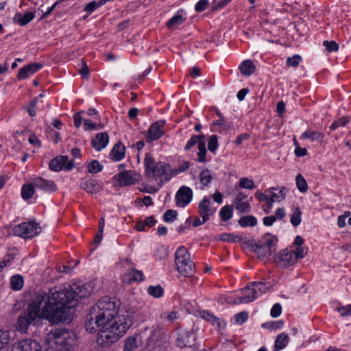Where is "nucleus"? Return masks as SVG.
Masks as SVG:
<instances>
[{
    "label": "nucleus",
    "mask_w": 351,
    "mask_h": 351,
    "mask_svg": "<svg viewBox=\"0 0 351 351\" xmlns=\"http://www.w3.org/2000/svg\"><path fill=\"white\" fill-rule=\"evenodd\" d=\"M119 300L104 297L90 308L85 327L90 333L98 329L99 344L108 346L117 341L133 324L134 311H119Z\"/></svg>",
    "instance_id": "1"
},
{
    "label": "nucleus",
    "mask_w": 351,
    "mask_h": 351,
    "mask_svg": "<svg viewBox=\"0 0 351 351\" xmlns=\"http://www.w3.org/2000/svg\"><path fill=\"white\" fill-rule=\"evenodd\" d=\"M65 291L58 290L57 287L47 293L39 291L32 297L26 310L18 318L16 328L18 331L27 332L30 325H35L40 319L53 322L67 320L66 308L62 306Z\"/></svg>",
    "instance_id": "2"
},
{
    "label": "nucleus",
    "mask_w": 351,
    "mask_h": 351,
    "mask_svg": "<svg viewBox=\"0 0 351 351\" xmlns=\"http://www.w3.org/2000/svg\"><path fill=\"white\" fill-rule=\"evenodd\" d=\"M75 333L64 328L51 330L45 339V351H71L75 345Z\"/></svg>",
    "instance_id": "3"
},
{
    "label": "nucleus",
    "mask_w": 351,
    "mask_h": 351,
    "mask_svg": "<svg viewBox=\"0 0 351 351\" xmlns=\"http://www.w3.org/2000/svg\"><path fill=\"white\" fill-rule=\"evenodd\" d=\"M58 290L65 291V297L62 298V306L66 308L67 320L71 315V309L77 306L79 299L90 295L93 288L90 284L83 282H77L69 285L67 287H59Z\"/></svg>",
    "instance_id": "4"
},
{
    "label": "nucleus",
    "mask_w": 351,
    "mask_h": 351,
    "mask_svg": "<svg viewBox=\"0 0 351 351\" xmlns=\"http://www.w3.org/2000/svg\"><path fill=\"white\" fill-rule=\"evenodd\" d=\"M175 263L180 275L190 278L195 274V264L191 259V254L185 247L180 246L176 251Z\"/></svg>",
    "instance_id": "5"
},
{
    "label": "nucleus",
    "mask_w": 351,
    "mask_h": 351,
    "mask_svg": "<svg viewBox=\"0 0 351 351\" xmlns=\"http://www.w3.org/2000/svg\"><path fill=\"white\" fill-rule=\"evenodd\" d=\"M278 239L276 237L267 234L260 241L252 245V248L259 257L270 256L276 251Z\"/></svg>",
    "instance_id": "6"
},
{
    "label": "nucleus",
    "mask_w": 351,
    "mask_h": 351,
    "mask_svg": "<svg viewBox=\"0 0 351 351\" xmlns=\"http://www.w3.org/2000/svg\"><path fill=\"white\" fill-rule=\"evenodd\" d=\"M38 223L34 221L21 223L13 228V233L23 239H31L40 232Z\"/></svg>",
    "instance_id": "7"
},
{
    "label": "nucleus",
    "mask_w": 351,
    "mask_h": 351,
    "mask_svg": "<svg viewBox=\"0 0 351 351\" xmlns=\"http://www.w3.org/2000/svg\"><path fill=\"white\" fill-rule=\"evenodd\" d=\"M176 336V343L181 348L191 347L194 345L196 339V335L193 330H186L182 328L177 330Z\"/></svg>",
    "instance_id": "8"
},
{
    "label": "nucleus",
    "mask_w": 351,
    "mask_h": 351,
    "mask_svg": "<svg viewBox=\"0 0 351 351\" xmlns=\"http://www.w3.org/2000/svg\"><path fill=\"white\" fill-rule=\"evenodd\" d=\"M274 262L281 267H288L296 263L294 253L289 249L280 251L274 258Z\"/></svg>",
    "instance_id": "9"
},
{
    "label": "nucleus",
    "mask_w": 351,
    "mask_h": 351,
    "mask_svg": "<svg viewBox=\"0 0 351 351\" xmlns=\"http://www.w3.org/2000/svg\"><path fill=\"white\" fill-rule=\"evenodd\" d=\"M49 165L51 170L60 171L62 169L71 170L74 167V163L72 160H69L67 156H59L52 159Z\"/></svg>",
    "instance_id": "10"
},
{
    "label": "nucleus",
    "mask_w": 351,
    "mask_h": 351,
    "mask_svg": "<svg viewBox=\"0 0 351 351\" xmlns=\"http://www.w3.org/2000/svg\"><path fill=\"white\" fill-rule=\"evenodd\" d=\"M11 351H42V348L37 341L26 339L14 343Z\"/></svg>",
    "instance_id": "11"
},
{
    "label": "nucleus",
    "mask_w": 351,
    "mask_h": 351,
    "mask_svg": "<svg viewBox=\"0 0 351 351\" xmlns=\"http://www.w3.org/2000/svg\"><path fill=\"white\" fill-rule=\"evenodd\" d=\"M151 175L156 178H160L162 181H169L172 177V171L170 166L164 162H156V166L151 171Z\"/></svg>",
    "instance_id": "12"
},
{
    "label": "nucleus",
    "mask_w": 351,
    "mask_h": 351,
    "mask_svg": "<svg viewBox=\"0 0 351 351\" xmlns=\"http://www.w3.org/2000/svg\"><path fill=\"white\" fill-rule=\"evenodd\" d=\"M211 204L210 199L207 197H204L198 204V213L204 221H208L210 217L213 215L217 210V208L213 207Z\"/></svg>",
    "instance_id": "13"
},
{
    "label": "nucleus",
    "mask_w": 351,
    "mask_h": 351,
    "mask_svg": "<svg viewBox=\"0 0 351 351\" xmlns=\"http://www.w3.org/2000/svg\"><path fill=\"white\" fill-rule=\"evenodd\" d=\"M165 121L160 120L152 123L148 130V134L146 136V141L147 143H151L154 141L159 139L165 133L163 128Z\"/></svg>",
    "instance_id": "14"
},
{
    "label": "nucleus",
    "mask_w": 351,
    "mask_h": 351,
    "mask_svg": "<svg viewBox=\"0 0 351 351\" xmlns=\"http://www.w3.org/2000/svg\"><path fill=\"white\" fill-rule=\"evenodd\" d=\"M193 191L186 186H181L176 195V204L179 207L187 206L192 200Z\"/></svg>",
    "instance_id": "15"
},
{
    "label": "nucleus",
    "mask_w": 351,
    "mask_h": 351,
    "mask_svg": "<svg viewBox=\"0 0 351 351\" xmlns=\"http://www.w3.org/2000/svg\"><path fill=\"white\" fill-rule=\"evenodd\" d=\"M136 173L132 171H121L114 176V178L118 182L119 186H123L127 185L134 184L137 179Z\"/></svg>",
    "instance_id": "16"
},
{
    "label": "nucleus",
    "mask_w": 351,
    "mask_h": 351,
    "mask_svg": "<svg viewBox=\"0 0 351 351\" xmlns=\"http://www.w3.org/2000/svg\"><path fill=\"white\" fill-rule=\"evenodd\" d=\"M165 339V330L163 328L157 326L154 328L147 340V347H154Z\"/></svg>",
    "instance_id": "17"
},
{
    "label": "nucleus",
    "mask_w": 351,
    "mask_h": 351,
    "mask_svg": "<svg viewBox=\"0 0 351 351\" xmlns=\"http://www.w3.org/2000/svg\"><path fill=\"white\" fill-rule=\"evenodd\" d=\"M254 290L253 287L248 285L242 289V295L238 297L231 302L233 304H239L242 303H249L254 301L257 297L255 292H252Z\"/></svg>",
    "instance_id": "18"
},
{
    "label": "nucleus",
    "mask_w": 351,
    "mask_h": 351,
    "mask_svg": "<svg viewBox=\"0 0 351 351\" xmlns=\"http://www.w3.org/2000/svg\"><path fill=\"white\" fill-rule=\"evenodd\" d=\"M32 184L36 188L47 192H54L57 190V186L52 180H45L41 177L32 179Z\"/></svg>",
    "instance_id": "19"
},
{
    "label": "nucleus",
    "mask_w": 351,
    "mask_h": 351,
    "mask_svg": "<svg viewBox=\"0 0 351 351\" xmlns=\"http://www.w3.org/2000/svg\"><path fill=\"white\" fill-rule=\"evenodd\" d=\"M42 67L43 64L40 63L34 62L27 64L19 70L17 74V78L19 80L26 79L40 70Z\"/></svg>",
    "instance_id": "20"
},
{
    "label": "nucleus",
    "mask_w": 351,
    "mask_h": 351,
    "mask_svg": "<svg viewBox=\"0 0 351 351\" xmlns=\"http://www.w3.org/2000/svg\"><path fill=\"white\" fill-rule=\"evenodd\" d=\"M109 142V136L107 132H101L96 134L92 139L91 145L97 151L104 149Z\"/></svg>",
    "instance_id": "21"
},
{
    "label": "nucleus",
    "mask_w": 351,
    "mask_h": 351,
    "mask_svg": "<svg viewBox=\"0 0 351 351\" xmlns=\"http://www.w3.org/2000/svg\"><path fill=\"white\" fill-rule=\"evenodd\" d=\"M247 195L243 193H239L234 201L236 210L240 213H248L250 210V204L247 201L244 202Z\"/></svg>",
    "instance_id": "22"
},
{
    "label": "nucleus",
    "mask_w": 351,
    "mask_h": 351,
    "mask_svg": "<svg viewBox=\"0 0 351 351\" xmlns=\"http://www.w3.org/2000/svg\"><path fill=\"white\" fill-rule=\"evenodd\" d=\"M143 273L136 269H128L123 277V282L128 284L132 282H141L143 280Z\"/></svg>",
    "instance_id": "23"
},
{
    "label": "nucleus",
    "mask_w": 351,
    "mask_h": 351,
    "mask_svg": "<svg viewBox=\"0 0 351 351\" xmlns=\"http://www.w3.org/2000/svg\"><path fill=\"white\" fill-rule=\"evenodd\" d=\"M125 148L121 143H116L110 154V158L114 161H119L122 160L125 157Z\"/></svg>",
    "instance_id": "24"
},
{
    "label": "nucleus",
    "mask_w": 351,
    "mask_h": 351,
    "mask_svg": "<svg viewBox=\"0 0 351 351\" xmlns=\"http://www.w3.org/2000/svg\"><path fill=\"white\" fill-rule=\"evenodd\" d=\"M80 186L83 190L91 194L97 193L101 189V185L93 180H84Z\"/></svg>",
    "instance_id": "25"
},
{
    "label": "nucleus",
    "mask_w": 351,
    "mask_h": 351,
    "mask_svg": "<svg viewBox=\"0 0 351 351\" xmlns=\"http://www.w3.org/2000/svg\"><path fill=\"white\" fill-rule=\"evenodd\" d=\"M231 127V123L228 121L224 117H221V119L216 120L213 123V130L218 132H226Z\"/></svg>",
    "instance_id": "26"
},
{
    "label": "nucleus",
    "mask_w": 351,
    "mask_h": 351,
    "mask_svg": "<svg viewBox=\"0 0 351 351\" xmlns=\"http://www.w3.org/2000/svg\"><path fill=\"white\" fill-rule=\"evenodd\" d=\"M34 16V13L32 12H27L23 15L21 13H16L14 17V21L15 23L24 26L32 21Z\"/></svg>",
    "instance_id": "27"
},
{
    "label": "nucleus",
    "mask_w": 351,
    "mask_h": 351,
    "mask_svg": "<svg viewBox=\"0 0 351 351\" xmlns=\"http://www.w3.org/2000/svg\"><path fill=\"white\" fill-rule=\"evenodd\" d=\"M289 341V335L285 332L278 335L276 337L274 343V351H278L285 348Z\"/></svg>",
    "instance_id": "28"
},
{
    "label": "nucleus",
    "mask_w": 351,
    "mask_h": 351,
    "mask_svg": "<svg viewBox=\"0 0 351 351\" xmlns=\"http://www.w3.org/2000/svg\"><path fill=\"white\" fill-rule=\"evenodd\" d=\"M255 65L251 60H244L239 66V70L243 75L250 76L255 71Z\"/></svg>",
    "instance_id": "29"
},
{
    "label": "nucleus",
    "mask_w": 351,
    "mask_h": 351,
    "mask_svg": "<svg viewBox=\"0 0 351 351\" xmlns=\"http://www.w3.org/2000/svg\"><path fill=\"white\" fill-rule=\"evenodd\" d=\"M138 347L137 336H130L127 338L124 345L125 351H134Z\"/></svg>",
    "instance_id": "30"
},
{
    "label": "nucleus",
    "mask_w": 351,
    "mask_h": 351,
    "mask_svg": "<svg viewBox=\"0 0 351 351\" xmlns=\"http://www.w3.org/2000/svg\"><path fill=\"white\" fill-rule=\"evenodd\" d=\"M324 134L319 132L308 130L302 134V138L310 139L312 141H322L324 138Z\"/></svg>",
    "instance_id": "31"
},
{
    "label": "nucleus",
    "mask_w": 351,
    "mask_h": 351,
    "mask_svg": "<svg viewBox=\"0 0 351 351\" xmlns=\"http://www.w3.org/2000/svg\"><path fill=\"white\" fill-rule=\"evenodd\" d=\"M241 227L255 226L257 224V220L253 215H246L239 219L238 221Z\"/></svg>",
    "instance_id": "32"
},
{
    "label": "nucleus",
    "mask_w": 351,
    "mask_h": 351,
    "mask_svg": "<svg viewBox=\"0 0 351 351\" xmlns=\"http://www.w3.org/2000/svg\"><path fill=\"white\" fill-rule=\"evenodd\" d=\"M34 188L36 187L32 184V181L29 184L23 185L21 189V196L23 199L25 200L30 199L34 195Z\"/></svg>",
    "instance_id": "33"
},
{
    "label": "nucleus",
    "mask_w": 351,
    "mask_h": 351,
    "mask_svg": "<svg viewBox=\"0 0 351 351\" xmlns=\"http://www.w3.org/2000/svg\"><path fill=\"white\" fill-rule=\"evenodd\" d=\"M23 286V278L21 275H14L10 280V287L15 291H19Z\"/></svg>",
    "instance_id": "34"
},
{
    "label": "nucleus",
    "mask_w": 351,
    "mask_h": 351,
    "mask_svg": "<svg viewBox=\"0 0 351 351\" xmlns=\"http://www.w3.org/2000/svg\"><path fill=\"white\" fill-rule=\"evenodd\" d=\"M251 287H253L254 290L252 292H255L257 297L265 293L267 290L269 289V286H267L263 282H254L251 283Z\"/></svg>",
    "instance_id": "35"
},
{
    "label": "nucleus",
    "mask_w": 351,
    "mask_h": 351,
    "mask_svg": "<svg viewBox=\"0 0 351 351\" xmlns=\"http://www.w3.org/2000/svg\"><path fill=\"white\" fill-rule=\"evenodd\" d=\"M144 164L145 167L146 173L149 176L151 175V171L156 166L154 159L150 154H147L144 159Z\"/></svg>",
    "instance_id": "36"
},
{
    "label": "nucleus",
    "mask_w": 351,
    "mask_h": 351,
    "mask_svg": "<svg viewBox=\"0 0 351 351\" xmlns=\"http://www.w3.org/2000/svg\"><path fill=\"white\" fill-rule=\"evenodd\" d=\"M184 19L181 14L178 13L167 22V25L170 29L176 28L184 22Z\"/></svg>",
    "instance_id": "37"
},
{
    "label": "nucleus",
    "mask_w": 351,
    "mask_h": 351,
    "mask_svg": "<svg viewBox=\"0 0 351 351\" xmlns=\"http://www.w3.org/2000/svg\"><path fill=\"white\" fill-rule=\"evenodd\" d=\"M213 177L208 169L202 170L199 173V180L203 186H207L210 183Z\"/></svg>",
    "instance_id": "38"
},
{
    "label": "nucleus",
    "mask_w": 351,
    "mask_h": 351,
    "mask_svg": "<svg viewBox=\"0 0 351 351\" xmlns=\"http://www.w3.org/2000/svg\"><path fill=\"white\" fill-rule=\"evenodd\" d=\"M197 161L199 162H206V155L207 153L205 142H199L197 145Z\"/></svg>",
    "instance_id": "39"
},
{
    "label": "nucleus",
    "mask_w": 351,
    "mask_h": 351,
    "mask_svg": "<svg viewBox=\"0 0 351 351\" xmlns=\"http://www.w3.org/2000/svg\"><path fill=\"white\" fill-rule=\"evenodd\" d=\"M295 182L297 187L300 192L304 193L308 190L306 181L301 174L297 175Z\"/></svg>",
    "instance_id": "40"
},
{
    "label": "nucleus",
    "mask_w": 351,
    "mask_h": 351,
    "mask_svg": "<svg viewBox=\"0 0 351 351\" xmlns=\"http://www.w3.org/2000/svg\"><path fill=\"white\" fill-rule=\"evenodd\" d=\"M148 293L154 298H160L163 295V289L160 285L149 286L147 289Z\"/></svg>",
    "instance_id": "41"
},
{
    "label": "nucleus",
    "mask_w": 351,
    "mask_h": 351,
    "mask_svg": "<svg viewBox=\"0 0 351 351\" xmlns=\"http://www.w3.org/2000/svg\"><path fill=\"white\" fill-rule=\"evenodd\" d=\"M219 215L223 221L229 220L232 216V207L228 205L225 206L221 209Z\"/></svg>",
    "instance_id": "42"
},
{
    "label": "nucleus",
    "mask_w": 351,
    "mask_h": 351,
    "mask_svg": "<svg viewBox=\"0 0 351 351\" xmlns=\"http://www.w3.org/2000/svg\"><path fill=\"white\" fill-rule=\"evenodd\" d=\"M103 167L99 164L98 160H93L88 165V171L90 173H97L101 171Z\"/></svg>",
    "instance_id": "43"
},
{
    "label": "nucleus",
    "mask_w": 351,
    "mask_h": 351,
    "mask_svg": "<svg viewBox=\"0 0 351 351\" xmlns=\"http://www.w3.org/2000/svg\"><path fill=\"white\" fill-rule=\"evenodd\" d=\"M302 212L298 207L295 208L293 210L291 217V223L294 226H298L301 222Z\"/></svg>",
    "instance_id": "44"
},
{
    "label": "nucleus",
    "mask_w": 351,
    "mask_h": 351,
    "mask_svg": "<svg viewBox=\"0 0 351 351\" xmlns=\"http://www.w3.org/2000/svg\"><path fill=\"white\" fill-rule=\"evenodd\" d=\"M104 125L102 123H94L90 119L84 120V130H97L102 129Z\"/></svg>",
    "instance_id": "45"
},
{
    "label": "nucleus",
    "mask_w": 351,
    "mask_h": 351,
    "mask_svg": "<svg viewBox=\"0 0 351 351\" xmlns=\"http://www.w3.org/2000/svg\"><path fill=\"white\" fill-rule=\"evenodd\" d=\"M239 186L242 189H253L255 184L253 180L247 178H242L239 180Z\"/></svg>",
    "instance_id": "46"
},
{
    "label": "nucleus",
    "mask_w": 351,
    "mask_h": 351,
    "mask_svg": "<svg viewBox=\"0 0 351 351\" xmlns=\"http://www.w3.org/2000/svg\"><path fill=\"white\" fill-rule=\"evenodd\" d=\"M323 45L328 53L336 52L339 50V45L334 40H324L323 42Z\"/></svg>",
    "instance_id": "47"
},
{
    "label": "nucleus",
    "mask_w": 351,
    "mask_h": 351,
    "mask_svg": "<svg viewBox=\"0 0 351 351\" xmlns=\"http://www.w3.org/2000/svg\"><path fill=\"white\" fill-rule=\"evenodd\" d=\"M349 121L348 117H341L338 120L335 121L330 126V130H335L339 126H345Z\"/></svg>",
    "instance_id": "48"
},
{
    "label": "nucleus",
    "mask_w": 351,
    "mask_h": 351,
    "mask_svg": "<svg viewBox=\"0 0 351 351\" xmlns=\"http://www.w3.org/2000/svg\"><path fill=\"white\" fill-rule=\"evenodd\" d=\"M218 147V138L216 135H212L208 138V150L215 154Z\"/></svg>",
    "instance_id": "49"
},
{
    "label": "nucleus",
    "mask_w": 351,
    "mask_h": 351,
    "mask_svg": "<svg viewBox=\"0 0 351 351\" xmlns=\"http://www.w3.org/2000/svg\"><path fill=\"white\" fill-rule=\"evenodd\" d=\"M10 339L8 331L0 330V350L3 349L9 343Z\"/></svg>",
    "instance_id": "50"
},
{
    "label": "nucleus",
    "mask_w": 351,
    "mask_h": 351,
    "mask_svg": "<svg viewBox=\"0 0 351 351\" xmlns=\"http://www.w3.org/2000/svg\"><path fill=\"white\" fill-rule=\"evenodd\" d=\"M202 317L204 319L211 322L213 325H216L217 327H220V322L219 319L212 313L204 311Z\"/></svg>",
    "instance_id": "51"
},
{
    "label": "nucleus",
    "mask_w": 351,
    "mask_h": 351,
    "mask_svg": "<svg viewBox=\"0 0 351 351\" xmlns=\"http://www.w3.org/2000/svg\"><path fill=\"white\" fill-rule=\"evenodd\" d=\"M302 60V58L300 55H294L292 57H288L286 60L287 66L291 67H297Z\"/></svg>",
    "instance_id": "52"
},
{
    "label": "nucleus",
    "mask_w": 351,
    "mask_h": 351,
    "mask_svg": "<svg viewBox=\"0 0 351 351\" xmlns=\"http://www.w3.org/2000/svg\"><path fill=\"white\" fill-rule=\"evenodd\" d=\"M102 2L99 0L97 1H92L90 3H88L84 8V11L92 13L93 11H95L96 9L100 8L102 6Z\"/></svg>",
    "instance_id": "53"
},
{
    "label": "nucleus",
    "mask_w": 351,
    "mask_h": 351,
    "mask_svg": "<svg viewBox=\"0 0 351 351\" xmlns=\"http://www.w3.org/2000/svg\"><path fill=\"white\" fill-rule=\"evenodd\" d=\"M221 241L228 242H239L241 241V237L238 235H234L230 233H224L221 235Z\"/></svg>",
    "instance_id": "54"
},
{
    "label": "nucleus",
    "mask_w": 351,
    "mask_h": 351,
    "mask_svg": "<svg viewBox=\"0 0 351 351\" xmlns=\"http://www.w3.org/2000/svg\"><path fill=\"white\" fill-rule=\"evenodd\" d=\"M278 197H279L278 195H277L274 192H272L271 195L269 197H268V199L266 201L267 208L263 209V210L265 213H269L271 208H272V205H273L274 202L276 200H278ZM278 201H280V200L278 199Z\"/></svg>",
    "instance_id": "55"
},
{
    "label": "nucleus",
    "mask_w": 351,
    "mask_h": 351,
    "mask_svg": "<svg viewBox=\"0 0 351 351\" xmlns=\"http://www.w3.org/2000/svg\"><path fill=\"white\" fill-rule=\"evenodd\" d=\"M283 325L284 322L282 320H278L263 324V326L267 327L270 330H276L281 328L283 326Z\"/></svg>",
    "instance_id": "56"
},
{
    "label": "nucleus",
    "mask_w": 351,
    "mask_h": 351,
    "mask_svg": "<svg viewBox=\"0 0 351 351\" xmlns=\"http://www.w3.org/2000/svg\"><path fill=\"white\" fill-rule=\"evenodd\" d=\"M178 215V213L174 210H167L163 215V219L166 222H172L173 221Z\"/></svg>",
    "instance_id": "57"
},
{
    "label": "nucleus",
    "mask_w": 351,
    "mask_h": 351,
    "mask_svg": "<svg viewBox=\"0 0 351 351\" xmlns=\"http://www.w3.org/2000/svg\"><path fill=\"white\" fill-rule=\"evenodd\" d=\"M248 318V314L247 312L243 311L235 315L234 319L235 322L238 324H242L245 323Z\"/></svg>",
    "instance_id": "58"
},
{
    "label": "nucleus",
    "mask_w": 351,
    "mask_h": 351,
    "mask_svg": "<svg viewBox=\"0 0 351 351\" xmlns=\"http://www.w3.org/2000/svg\"><path fill=\"white\" fill-rule=\"evenodd\" d=\"M337 311L340 313L341 316H351V304H348L346 306H339L337 308Z\"/></svg>",
    "instance_id": "59"
},
{
    "label": "nucleus",
    "mask_w": 351,
    "mask_h": 351,
    "mask_svg": "<svg viewBox=\"0 0 351 351\" xmlns=\"http://www.w3.org/2000/svg\"><path fill=\"white\" fill-rule=\"evenodd\" d=\"M190 167V163L188 161L184 162L182 165L179 166L178 169H171L173 176H176L180 172H184L186 171Z\"/></svg>",
    "instance_id": "60"
},
{
    "label": "nucleus",
    "mask_w": 351,
    "mask_h": 351,
    "mask_svg": "<svg viewBox=\"0 0 351 351\" xmlns=\"http://www.w3.org/2000/svg\"><path fill=\"white\" fill-rule=\"evenodd\" d=\"M282 313V306L280 304L276 303L275 304L270 311V315L272 317H278Z\"/></svg>",
    "instance_id": "61"
},
{
    "label": "nucleus",
    "mask_w": 351,
    "mask_h": 351,
    "mask_svg": "<svg viewBox=\"0 0 351 351\" xmlns=\"http://www.w3.org/2000/svg\"><path fill=\"white\" fill-rule=\"evenodd\" d=\"M196 144L198 145V137H197V135H193V136H191V138L186 143V145L184 147V150L186 152L189 151Z\"/></svg>",
    "instance_id": "62"
},
{
    "label": "nucleus",
    "mask_w": 351,
    "mask_h": 351,
    "mask_svg": "<svg viewBox=\"0 0 351 351\" xmlns=\"http://www.w3.org/2000/svg\"><path fill=\"white\" fill-rule=\"evenodd\" d=\"M208 5V0H200L199 1L195 7V10L196 12H201L206 10Z\"/></svg>",
    "instance_id": "63"
},
{
    "label": "nucleus",
    "mask_w": 351,
    "mask_h": 351,
    "mask_svg": "<svg viewBox=\"0 0 351 351\" xmlns=\"http://www.w3.org/2000/svg\"><path fill=\"white\" fill-rule=\"evenodd\" d=\"M79 73L82 78H88L89 76V69L87 64L84 62H82V68L79 70Z\"/></svg>",
    "instance_id": "64"
}]
</instances>
